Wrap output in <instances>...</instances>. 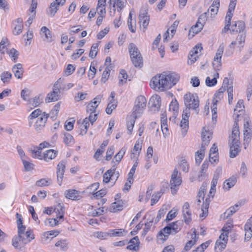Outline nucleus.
I'll list each match as a JSON object with an SVG mask.
<instances>
[{
    "label": "nucleus",
    "mask_w": 252,
    "mask_h": 252,
    "mask_svg": "<svg viewBox=\"0 0 252 252\" xmlns=\"http://www.w3.org/2000/svg\"><path fill=\"white\" fill-rule=\"evenodd\" d=\"M64 195L67 198L73 200H78L82 198L80 192L75 189H68L65 191Z\"/></svg>",
    "instance_id": "obj_20"
},
{
    "label": "nucleus",
    "mask_w": 252,
    "mask_h": 252,
    "mask_svg": "<svg viewBox=\"0 0 252 252\" xmlns=\"http://www.w3.org/2000/svg\"><path fill=\"white\" fill-rule=\"evenodd\" d=\"M44 112H42V111L40 109H36L34 110L32 113L28 117L29 120V126H31L33 120L35 119H37L38 117H41V116L43 115Z\"/></svg>",
    "instance_id": "obj_27"
},
{
    "label": "nucleus",
    "mask_w": 252,
    "mask_h": 252,
    "mask_svg": "<svg viewBox=\"0 0 252 252\" xmlns=\"http://www.w3.org/2000/svg\"><path fill=\"white\" fill-rule=\"evenodd\" d=\"M115 96V93L114 92H112L111 93L110 97L109 98V103L108 104L107 107L105 110L106 113L108 115L112 114V111L117 106L116 103H114Z\"/></svg>",
    "instance_id": "obj_22"
},
{
    "label": "nucleus",
    "mask_w": 252,
    "mask_h": 252,
    "mask_svg": "<svg viewBox=\"0 0 252 252\" xmlns=\"http://www.w3.org/2000/svg\"><path fill=\"white\" fill-rule=\"evenodd\" d=\"M239 134L238 124H237L236 119L235 118V123H234L232 134L229 139L230 157L231 158L236 157L240 152Z\"/></svg>",
    "instance_id": "obj_3"
},
{
    "label": "nucleus",
    "mask_w": 252,
    "mask_h": 252,
    "mask_svg": "<svg viewBox=\"0 0 252 252\" xmlns=\"http://www.w3.org/2000/svg\"><path fill=\"white\" fill-rule=\"evenodd\" d=\"M123 208V202L118 201L112 203L111 207V211L114 212L121 211Z\"/></svg>",
    "instance_id": "obj_44"
},
{
    "label": "nucleus",
    "mask_w": 252,
    "mask_h": 252,
    "mask_svg": "<svg viewBox=\"0 0 252 252\" xmlns=\"http://www.w3.org/2000/svg\"><path fill=\"white\" fill-rule=\"evenodd\" d=\"M65 169V162L64 161H61L57 166V182L60 186L62 185L64 173Z\"/></svg>",
    "instance_id": "obj_17"
},
{
    "label": "nucleus",
    "mask_w": 252,
    "mask_h": 252,
    "mask_svg": "<svg viewBox=\"0 0 252 252\" xmlns=\"http://www.w3.org/2000/svg\"><path fill=\"white\" fill-rule=\"evenodd\" d=\"M48 117L49 114H46L44 112L43 115L36 119L33 125L34 128L36 131H40L43 129L46 125Z\"/></svg>",
    "instance_id": "obj_11"
},
{
    "label": "nucleus",
    "mask_w": 252,
    "mask_h": 252,
    "mask_svg": "<svg viewBox=\"0 0 252 252\" xmlns=\"http://www.w3.org/2000/svg\"><path fill=\"white\" fill-rule=\"evenodd\" d=\"M215 99H213V104L211 107L212 112V120H216L217 118V105Z\"/></svg>",
    "instance_id": "obj_55"
},
{
    "label": "nucleus",
    "mask_w": 252,
    "mask_h": 252,
    "mask_svg": "<svg viewBox=\"0 0 252 252\" xmlns=\"http://www.w3.org/2000/svg\"><path fill=\"white\" fill-rule=\"evenodd\" d=\"M126 148L125 147H123L120 151L115 156L113 159V162L115 159L116 162L119 163L122 159L123 156L126 153Z\"/></svg>",
    "instance_id": "obj_45"
},
{
    "label": "nucleus",
    "mask_w": 252,
    "mask_h": 252,
    "mask_svg": "<svg viewBox=\"0 0 252 252\" xmlns=\"http://www.w3.org/2000/svg\"><path fill=\"white\" fill-rule=\"evenodd\" d=\"M244 108V101L242 99H240L237 102V103L236 105V107L234 110V115L233 118L234 119V122H235V118L236 119L237 124H238V122L239 121L238 118L239 117V115L237 114V112H241L243 110Z\"/></svg>",
    "instance_id": "obj_24"
},
{
    "label": "nucleus",
    "mask_w": 252,
    "mask_h": 252,
    "mask_svg": "<svg viewBox=\"0 0 252 252\" xmlns=\"http://www.w3.org/2000/svg\"><path fill=\"white\" fill-rule=\"evenodd\" d=\"M211 200L209 198H206L203 202L202 205L201 210L202 211V215H206L208 212V209Z\"/></svg>",
    "instance_id": "obj_53"
},
{
    "label": "nucleus",
    "mask_w": 252,
    "mask_h": 252,
    "mask_svg": "<svg viewBox=\"0 0 252 252\" xmlns=\"http://www.w3.org/2000/svg\"><path fill=\"white\" fill-rule=\"evenodd\" d=\"M184 102L186 108L183 112L180 126L182 128V135L185 136L189 127V118L190 114V109L194 110L196 114H198L199 99L197 94L189 93L184 95Z\"/></svg>",
    "instance_id": "obj_1"
},
{
    "label": "nucleus",
    "mask_w": 252,
    "mask_h": 252,
    "mask_svg": "<svg viewBox=\"0 0 252 252\" xmlns=\"http://www.w3.org/2000/svg\"><path fill=\"white\" fill-rule=\"evenodd\" d=\"M164 191H162V189H161L160 191L158 192L156 194H154L152 196V198L151 199V205L153 206L158 202Z\"/></svg>",
    "instance_id": "obj_52"
},
{
    "label": "nucleus",
    "mask_w": 252,
    "mask_h": 252,
    "mask_svg": "<svg viewBox=\"0 0 252 252\" xmlns=\"http://www.w3.org/2000/svg\"><path fill=\"white\" fill-rule=\"evenodd\" d=\"M126 2V0H115L114 5L118 7V11H121L125 6V4Z\"/></svg>",
    "instance_id": "obj_59"
},
{
    "label": "nucleus",
    "mask_w": 252,
    "mask_h": 252,
    "mask_svg": "<svg viewBox=\"0 0 252 252\" xmlns=\"http://www.w3.org/2000/svg\"><path fill=\"white\" fill-rule=\"evenodd\" d=\"M202 142L204 144H209L212 138V133L206 130L203 131L201 134Z\"/></svg>",
    "instance_id": "obj_39"
},
{
    "label": "nucleus",
    "mask_w": 252,
    "mask_h": 252,
    "mask_svg": "<svg viewBox=\"0 0 252 252\" xmlns=\"http://www.w3.org/2000/svg\"><path fill=\"white\" fill-rule=\"evenodd\" d=\"M140 26H142L143 31L144 32L149 25L150 18L148 15V12L145 9H142L140 11L139 15Z\"/></svg>",
    "instance_id": "obj_12"
},
{
    "label": "nucleus",
    "mask_w": 252,
    "mask_h": 252,
    "mask_svg": "<svg viewBox=\"0 0 252 252\" xmlns=\"http://www.w3.org/2000/svg\"><path fill=\"white\" fill-rule=\"evenodd\" d=\"M240 205L236 204L234 206L230 207L227 209L224 213V218H227L233 215L237 210H238Z\"/></svg>",
    "instance_id": "obj_34"
},
{
    "label": "nucleus",
    "mask_w": 252,
    "mask_h": 252,
    "mask_svg": "<svg viewBox=\"0 0 252 252\" xmlns=\"http://www.w3.org/2000/svg\"><path fill=\"white\" fill-rule=\"evenodd\" d=\"M182 212L185 222L187 224H189L191 220V214L189 210V204L188 202L184 203Z\"/></svg>",
    "instance_id": "obj_19"
},
{
    "label": "nucleus",
    "mask_w": 252,
    "mask_h": 252,
    "mask_svg": "<svg viewBox=\"0 0 252 252\" xmlns=\"http://www.w3.org/2000/svg\"><path fill=\"white\" fill-rule=\"evenodd\" d=\"M166 213V210L164 209L163 208L160 209L158 212V214L157 215V216L156 218H153L152 219H154V223L156 224L160 220V219L164 216V215Z\"/></svg>",
    "instance_id": "obj_58"
},
{
    "label": "nucleus",
    "mask_w": 252,
    "mask_h": 252,
    "mask_svg": "<svg viewBox=\"0 0 252 252\" xmlns=\"http://www.w3.org/2000/svg\"><path fill=\"white\" fill-rule=\"evenodd\" d=\"M13 24L15 26L13 30V32L15 35L20 34L23 31V19L21 18H18L13 21Z\"/></svg>",
    "instance_id": "obj_21"
},
{
    "label": "nucleus",
    "mask_w": 252,
    "mask_h": 252,
    "mask_svg": "<svg viewBox=\"0 0 252 252\" xmlns=\"http://www.w3.org/2000/svg\"><path fill=\"white\" fill-rule=\"evenodd\" d=\"M169 111L173 112V117L176 118L178 114L179 104L176 99L172 100L169 105Z\"/></svg>",
    "instance_id": "obj_36"
},
{
    "label": "nucleus",
    "mask_w": 252,
    "mask_h": 252,
    "mask_svg": "<svg viewBox=\"0 0 252 252\" xmlns=\"http://www.w3.org/2000/svg\"><path fill=\"white\" fill-rule=\"evenodd\" d=\"M116 169V167L115 165H114L111 169L107 170L104 174L103 176V182H104L105 183H108L110 181L111 178L112 177H114V174H115V170Z\"/></svg>",
    "instance_id": "obj_32"
},
{
    "label": "nucleus",
    "mask_w": 252,
    "mask_h": 252,
    "mask_svg": "<svg viewBox=\"0 0 252 252\" xmlns=\"http://www.w3.org/2000/svg\"><path fill=\"white\" fill-rule=\"evenodd\" d=\"M128 50L132 63L135 67H141L143 65V58L136 46L134 43L129 44Z\"/></svg>",
    "instance_id": "obj_5"
},
{
    "label": "nucleus",
    "mask_w": 252,
    "mask_h": 252,
    "mask_svg": "<svg viewBox=\"0 0 252 252\" xmlns=\"http://www.w3.org/2000/svg\"><path fill=\"white\" fill-rule=\"evenodd\" d=\"M12 72L14 76L18 79H21L23 77L24 69L23 65L21 63L15 64L12 67Z\"/></svg>",
    "instance_id": "obj_25"
},
{
    "label": "nucleus",
    "mask_w": 252,
    "mask_h": 252,
    "mask_svg": "<svg viewBox=\"0 0 252 252\" xmlns=\"http://www.w3.org/2000/svg\"><path fill=\"white\" fill-rule=\"evenodd\" d=\"M63 142L68 146H70L74 143V138L73 136L68 133L64 134Z\"/></svg>",
    "instance_id": "obj_47"
},
{
    "label": "nucleus",
    "mask_w": 252,
    "mask_h": 252,
    "mask_svg": "<svg viewBox=\"0 0 252 252\" xmlns=\"http://www.w3.org/2000/svg\"><path fill=\"white\" fill-rule=\"evenodd\" d=\"M7 53L11 58H13V61L15 63L16 62L19 55V52L14 48H12Z\"/></svg>",
    "instance_id": "obj_56"
},
{
    "label": "nucleus",
    "mask_w": 252,
    "mask_h": 252,
    "mask_svg": "<svg viewBox=\"0 0 252 252\" xmlns=\"http://www.w3.org/2000/svg\"><path fill=\"white\" fill-rule=\"evenodd\" d=\"M107 193V189H101L99 191L93 193V196L91 197V198H94L96 199H98L100 198H102L104 195H105Z\"/></svg>",
    "instance_id": "obj_48"
},
{
    "label": "nucleus",
    "mask_w": 252,
    "mask_h": 252,
    "mask_svg": "<svg viewBox=\"0 0 252 252\" xmlns=\"http://www.w3.org/2000/svg\"><path fill=\"white\" fill-rule=\"evenodd\" d=\"M245 23L243 21H239L232 25L231 26V30L233 32L236 31V32H238L239 33H244L245 30Z\"/></svg>",
    "instance_id": "obj_26"
},
{
    "label": "nucleus",
    "mask_w": 252,
    "mask_h": 252,
    "mask_svg": "<svg viewBox=\"0 0 252 252\" xmlns=\"http://www.w3.org/2000/svg\"><path fill=\"white\" fill-rule=\"evenodd\" d=\"M58 154V152L54 150H49L46 151L44 154L43 158L44 159L48 162L50 160L54 159Z\"/></svg>",
    "instance_id": "obj_33"
},
{
    "label": "nucleus",
    "mask_w": 252,
    "mask_h": 252,
    "mask_svg": "<svg viewBox=\"0 0 252 252\" xmlns=\"http://www.w3.org/2000/svg\"><path fill=\"white\" fill-rule=\"evenodd\" d=\"M180 166L183 171L185 172H188L189 171V165L186 159H183L181 160Z\"/></svg>",
    "instance_id": "obj_64"
},
{
    "label": "nucleus",
    "mask_w": 252,
    "mask_h": 252,
    "mask_svg": "<svg viewBox=\"0 0 252 252\" xmlns=\"http://www.w3.org/2000/svg\"><path fill=\"white\" fill-rule=\"evenodd\" d=\"M207 12H204L201 14L199 17L196 22V27H198L199 29H202L204 24L207 20Z\"/></svg>",
    "instance_id": "obj_35"
},
{
    "label": "nucleus",
    "mask_w": 252,
    "mask_h": 252,
    "mask_svg": "<svg viewBox=\"0 0 252 252\" xmlns=\"http://www.w3.org/2000/svg\"><path fill=\"white\" fill-rule=\"evenodd\" d=\"M99 184L98 183H94L88 187L86 191L89 193H94V191H95L99 188Z\"/></svg>",
    "instance_id": "obj_57"
},
{
    "label": "nucleus",
    "mask_w": 252,
    "mask_h": 252,
    "mask_svg": "<svg viewBox=\"0 0 252 252\" xmlns=\"http://www.w3.org/2000/svg\"><path fill=\"white\" fill-rule=\"evenodd\" d=\"M54 212L57 214V219H63L64 216V209L63 204L59 203L54 209Z\"/></svg>",
    "instance_id": "obj_38"
},
{
    "label": "nucleus",
    "mask_w": 252,
    "mask_h": 252,
    "mask_svg": "<svg viewBox=\"0 0 252 252\" xmlns=\"http://www.w3.org/2000/svg\"><path fill=\"white\" fill-rule=\"evenodd\" d=\"M161 98L159 95H153L148 103L150 111L154 113L158 112L161 106Z\"/></svg>",
    "instance_id": "obj_9"
},
{
    "label": "nucleus",
    "mask_w": 252,
    "mask_h": 252,
    "mask_svg": "<svg viewBox=\"0 0 252 252\" xmlns=\"http://www.w3.org/2000/svg\"><path fill=\"white\" fill-rule=\"evenodd\" d=\"M111 69L112 66L110 65V64L107 66V67L105 68L102 75V78L101 79L102 82L105 83L108 80Z\"/></svg>",
    "instance_id": "obj_49"
},
{
    "label": "nucleus",
    "mask_w": 252,
    "mask_h": 252,
    "mask_svg": "<svg viewBox=\"0 0 252 252\" xmlns=\"http://www.w3.org/2000/svg\"><path fill=\"white\" fill-rule=\"evenodd\" d=\"M11 77L12 74L8 71H4L0 75L1 80L4 83H8Z\"/></svg>",
    "instance_id": "obj_51"
},
{
    "label": "nucleus",
    "mask_w": 252,
    "mask_h": 252,
    "mask_svg": "<svg viewBox=\"0 0 252 252\" xmlns=\"http://www.w3.org/2000/svg\"><path fill=\"white\" fill-rule=\"evenodd\" d=\"M246 39V32L238 34L235 41H232L229 45V48L232 50L234 49L235 45H238L240 48H243L245 44Z\"/></svg>",
    "instance_id": "obj_16"
},
{
    "label": "nucleus",
    "mask_w": 252,
    "mask_h": 252,
    "mask_svg": "<svg viewBox=\"0 0 252 252\" xmlns=\"http://www.w3.org/2000/svg\"><path fill=\"white\" fill-rule=\"evenodd\" d=\"M237 178L234 176H232L228 179L226 180L224 183L223 188L226 190H229L230 188L233 187L236 183Z\"/></svg>",
    "instance_id": "obj_31"
},
{
    "label": "nucleus",
    "mask_w": 252,
    "mask_h": 252,
    "mask_svg": "<svg viewBox=\"0 0 252 252\" xmlns=\"http://www.w3.org/2000/svg\"><path fill=\"white\" fill-rule=\"evenodd\" d=\"M59 8H57V6L55 5L54 3L52 2L50 4V6L49 7V15L51 17H53L57 11L58 10Z\"/></svg>",
    "instance_id": "obj_62"
},
{
    "label": "nucleus",
    "mask_w": 252,
    "mask_h": 252,
    "mask_svg": "<svg viewBox=\"0 0 252 252\" xmlns=\"http://www.w3.org/2000/svg\"><path fill=\"white\" fill-rule=\"evenodd\" d=\"M182 180L181 173H179L176 168L174 170L172 174L171 180L170 181V189L173 195L177 193L179 189V187L182 184Z\"/></svg>",
    "instance_id": "obj_6"
},
{
    "label": "nucleus",
    "mask_w": 252,
    "mask_h": 252,
    "mask_svg": "<svg viewBox=\"0 0 252 252\" xmlns=\"http://www.w3.org/2000/svg\"><path fill=\"white\" fill-rule=\"evenodd\" d=\"M52 184V181L51 179L43 178L36 181L35 185L39 187L48 186Z\"/></svg>",
    "instance_id": "obj_41"
},
{
    "label": "nucleus",
    "mask_w": 252,
    "mask_h": 252,
    "mask_svg": "<svg viewBox=\"0 0 252 252\" xmlns=\"http://www.w3.org/2000/svg\"><path fill=\"white\" fill-rule=\"evenodd\" d=\"M223 49L224 47L221 44L217 50L214 57L213 66L216 70H220V67L221 66V57L223 53Z\"/></svg>",
    "instance_id": "obj_10"
},
{
    "label": "nucleus",
    "mask_w": 252,
    "mask_h": 252,
    "mask_svg": "<svg viewBox=\"0 0 252 252\" xmlns=\"http://www.w3.org/2000/svg\"><path fill=\"white\" fill-rule=\"evenodd\" d=\"M139 240L137 236L133 237L128 242L126 249L129 250L137 251L139 249Z\"/></svg>",
    "instance_id": "obj_23"
},
{
    "label": "nucleus",
    "mask_w": 252,
    "mask_h": 252,
    "mask_svg": "<svg viewBox=\"0 0 252 252\" xmlns=\"http://www.w3.org/2000/svg\"><path fill=\"white\" fill-rule=\"evenodd\" d=\"M40 34L42 37L44 36V41L48 42H51L52 41L51 32L46 27H42L41 28Z\"/></svg>",
    "instance_id": "obj_28"
},
{
    "label": "nucleus",
    "mask_w": 252,
    "mask_h": 252,
    "mask_svg": "<svg viewBox=\"0 0 252 252\" xmlns=\"http://www.w3.org/2000/svg\"><path fill=\"white\" fill-rule=\"evenodd\" d=\"M183 224L181 221L169 223L158 233V238L163 241L166 240L170 234L174 235L178 232L181 229Z\"/></svg>",
    "instance_id": "obj_4"
},
{
    "label": "nucleus",
    "mask_w": 252,
    "mask_h": 252,
    "mask_svg": "<svg viewBox=\"0 0 252 252\" xmlns=\"http://www.w3.org/2000/svg\"><path fill=\"white\" fill-rule=\"evenodd\" d=\"M191 240L189 241L186 244V245L184 248V251L187 252L189 251L192 248V247L195 244L197 240V237L195 229L193 231V233L191 234Z\"/></svg>",
    "instance_id": "obj_30"
},
{
    "label": "nucleus",
    "mask_w": 252,
    "mask_h": 252,
    "mask_svg": "<svg viewBox=\"0 0 252 252\" xmlns=\"http://www.w3.org/2000/svg\"><path fill=\"white\" fill-rule=\"evenodd\" d=\"M209 244L210 243L208 241L203 243L193 251L194 252H203L204 250L208 247Z\"/></svg>",
    "instance_id": "obj_61"
},
{
    "label": "nucleus",
    "mask_w": 252,
    "mask_h": 252,
    "mask_svg": "<svg viewBox=\"0 0 252 252\" xmlns=\"http://www.w3.org/2000/svg\"><path fill=\"white\" fill-rule=\"evenodd\" d=\"M233 227V220L231 219L228 220L227 222L224 225L222 228V231L226 234H228Z\"/></svg>",
    "instance_id": "obj_46"
},
{
    "label": "nucleus",
    "mask_w": 252,
    "mask_h": 252,
    "mask_svg": "<svg viewBox=\"0 0 252 252\" xmlns=\"http://www.w3.org/2000/svg\"><path fill=\"white\" fill-rule=\"evenodd\" d=\"M203 49L202 47L199 45H196L192 50L190 51L189 53V59L190 60V64L194 63L198 58L200 56L199 52ZM188 63H189V61Z\"/></svg>",
    "instance_id": "obj_18"
},
{
    "label": "nucleus",
    "mask_w": 252,
    "mask_h": 252,
    "mask_svg": "<svg viewBox=\"0 0 252 252\" xmlns=\"http://www.w3.org/2000/svg\"><path fill=\"white\" fill-rule=\"evenodd\" d=\"M219 77V74L216 72L214 75V77L211 79L209 77H207L205 80L206 85L208 87H213L215 86L217 83V78Z\"/></svg>",
    "instance_id": "obj_37"
},
{
    "label": "nucleus",
    "mask_w": 252,
    "mask_h": 252,
    "mask_svg": "<svg viewBox=\"0 0 252 252\" xmlns=\"http://www.w3.org/2000/svg\"><path fill=\"white\" fill-rule=\"evenodd\" d=\"M204 157V154L201 153L199 151H197L195 153V162L197 165H199L202 160L203 159Z\"/></svg>",
    "instance_id": "obj_63"
},
{
    "label": "nucleus",
    "mask_w": 252,
    "mask_h": 252,
    "mask_svg": "<svg viewBox=\"0 0 252 252\" xmlns=\"http://www.w3.org/2000/svg\"><path fill=\"white\" fill-rule=\"evenodd\" d=\"M94 236L95 237L102 240L106 239L108 237H109V231L107 232L97 231L94 233Z\"/></svg>",
    "instance_id": "obj_54"
},
{
    "label": "nucleus",
    "mask_w": 252,
    "mask_h": 252,
    "mask_svg": "<svg viewBox=\"0 0 252 252\" xmlns=\"http://www.w3.org/2000/svg\"><path fill=\"white\" fill-rule=\"evenodd\" d=\"M102 95H98L93 99L87 106L86 110L88 113H95L96 109L100 103Z\"/></svg>",
    "instance_id": "obj_13"
},
{
    "label": "nucleus",
    "mask_w": 252,
    "mask_h": 252,
    "mask_svg": "<svg viewBox=\"0 0 252 252\" xmlns=\"http://www.w3.org/2000/svg\"><path fill=\"white\" fill-rule=\"evenodd\" d=\"M138 117H139L138 115H135L132 114V115L127 118L126 126L127 129L129 134H131L132 133V131L135 122V120Z\"/></svg>",
    "instance_id": "obj_29"
},
{
    "label": "nucleus",
    "mask_w": 252,
    "mask_h": 252,
    "mask_svg": "<svg viewBox=\"0 0 252 252\" xmlns=\"http://www.w3.org/2000/svg\"><path fill=\"white\" fill-rule=\"evenodd\" d=\"M179 78V74L175 72H163L159 76L153 77L150 82V86L155 90L163 91L176 84Z\"/></svg>",
    "instance_id": "obj_2"
},
{
    "label": "nucleus",
    "mask_w": 252,
    "mask_h": 252,
    "mask_svg": "<svg viewBox=\"0 0 252 252\" xmlns=\"http://www.w3.org/2000/svg\"><path fill=\"white\" fill-rule=\"evenodd\" d=\"M252 136V130L249 127V124L247 122L244 124V145L245 149L247 148L251 141Z\"/></svg>",
    "instance_id": "obj_14"
},
{
    "label": "nucleus",
    "mask_w": 252,
    "mask_h": 252,
    "mask_svg": "<svg viewBox=\"0 0 252 252\" xmlns=\"http://www.w3.org/2000/svg\"><path fill=\"white\" fill-rule=\"evenodd\" d=\"M98 43H94L92 46L89 53V57L92 59H94L96 57L98 51Z\"/></svg>",
    "instance_id": "obj_50"
},
{
    "label": "nucleus",
    "mask_w": 252,
    "mask_h": 252,
    "mask_svg": "<svg viewBox=\"0 0 252 252\" xmlns=\"http://www.w3.org/2000/svg\"><path fill=\"white\" fill-rule=\"evenodd\" d=\"M245 241H249L252 237V226L248 224L245 225Z\"/></svg>",
    "instance_id": "obj_40"
},
{
    "label": "nucleus",
    "mask_w": 252,
    "mask_h": 252,
    "mask_svg": "<svg viewBox=\"0 0 252 252\" xmlns=\"http://www.w3.org/2000/svg\"><path fill=\"white\" fill-rule=\"evenodd\" d=\"M60 102H58L56 104L49 114V116L50 115L51 118L52 120L56 119L58 116V112L60 109Z\"/></svg>",
    "instance_id": "obj_42"
},
{
    "label": "nucleus",
    "mask_w": 252,
    "mask_h": 252,
    "mask_svg": "<svg viewBox=\"0 0 252 252\" xmlns=\"http://www.w3.org/2000/svg\"><path fill=\"white\" fill-rule=\"evenodd\" d=\"M146 99L144 96H138L134 102V106L132 109V114L138 115L140 117L146 108Z\"/></svg>",
    "instance_id": "obj_7"
},
{
    "label": "nucleus",
    "mask_w": 252,
    "mask_h": 252,
    "mask_svg": "<svg viewBox=\"0 0 252 252\" xmlns=\"http://www.w3.org/2000/svg\"><path fill=\"white\" fill-rule=\"evenodd\" d=\"M60 78L54 84L53 88V91L49 93L45 99L46 102L49 103L52 101H56L59 99V94L60 93V90L61 86L59 84V82L61 81Z\"/></svg>",
    "instance_id": "obj_8"
},
{
    "label": "nucleus",
    "mask_w": 252,
    "mask_h": 252,
    "mask_svg": "<svg viewBox=\"0 0 252 252\" xmlns=\"http://www.w3.org/2000/svg\"><path fill=\"white\" fill-rule=\"evenodd\" d=\"M27 244L24 236H16L12 239V246L17 250H21Z\"/></svg>",
    "instance_id": "obj_15"
},
{
    "label": "nucleus",
    "mask_w": 252,
    "mask_h": 252,
    "mask_svg": "<svg viewBox=\"0 0 252 252\" xmlns=\"http://www.w3.org/2000/svg\"><path fill=\"white\" fill-rule=\"evenodd\" d=\"M109 237H120L123 235L125 231L123 229H110L109 231Z\"/></svg>",
    "instance_id": "obj_43"
},
{
    "label": "nucleus",
    "mask_w": 252,
    "mask_h": 252,
    "mask_svg": "<svg viewBox=\"0 0 252 252\" xmlns=\"http://www.w3.org/2000/svg\"><path fill=\"white\" fill-rule=\"evenodd\" d=\"M119 86H121L124 83V81L123 80V78L126 80V79L127 78V75L126 72L124 69L121 70L120 72V75H119Z\"/></svg>",
    "instance_id": "obj_60"
}]
</instances>
